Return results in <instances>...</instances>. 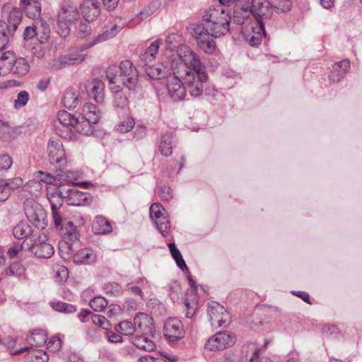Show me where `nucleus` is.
I'll return each mask as SVG.
<instances>
[{"label":"nucleus","instance_id":"nucleus-1","mask_svg":"<svg viewBox=\"0 0 362 362\" xmlns=\"http://www.w3.org/2000/svg\"><path fill=\"white\" fill-rule=\"evenodd\" d=\"M273 14L269 0H238L234 6L233 21L241 26V33L248 43L256 47L266 36L265 25Z\"/></svg>","mask_w":362,"mask_h":362},{"label":"nucleus","instance_id":"nucleus-2","mask_svg":"<svg viewBox=\"0 0 362 362\" xmlns=\"http://www.w3.org/2000/svg\"><path fill=\"white\" fill-rule=\"evenodd\" d=\"M177 57L171 59V69L180 77L206 72L205 66L199 57L186 45H180Z\"/></svg>","mask_w":362,"mask_h":362},{"label":"nucleus","instance_id":"nucleus-3","mask_svg":"<svg viewBox=\"0 0 362 362\" xmlns=\"http://www.w3.org/2000/svg\"><path fill=\"white\" fill-rule=\"evenodd\" d=\"M235 335L228 331L218 332L210 337L206 342L204 348L211 351L226 349L235 344Z\"/></svg>","mask_w":362,"mask_h":362},{"label":"nucleus","instance_id":"nucleus-4","mask_svg":"<svg viewBox=\"0 0 362 362\" xmlns=\"http://www.w3.org/2000/svg\"><path fill=\"white\" fill-rule=\"evenodd\" d=\"M210 323L212 327H226L230 322V317L223 306L213 301L209 303L207 309Z\"/></svg>","mask_w":362,"mask_h":362},{"label":"nucleus","instance_id":"nucleus-5","mask_svg":"<svg viewBox=\"0 0 362 362\" xmlns=\"http://www.w3.org/2000/svg\"><path fill=\"white\" fill-rule=\"evenodd\" d=\"M119 79L122 81L123 86L129 90H134L138 83V71L131 61L124 60L120 62Z\"/></svg>","mask_w":362,"mask_h":362},{"label":"nucleus","instance_id":"nucleus-6","mask_svg":"<svg viewBox=\"0 0 362 362\" xmlns=\"http://www.w3.org/2000/svg\"><path fill=\"white\" fill-rule=\"evenodd\" d=\"M186 86V91L193 98L202 95L204 84L208 81L206 72L181 77Z\"/></svg>","mask_w":362,"mask_h":362},{"label":"nucleus","instance_id":"nucleus-7","mask_svg":"<svg viewBox=\"0 0 362 362\" xmlns=\"http://www.w3.org/2000/svg\"><path fill=\"white\" fill-rule=\"evenodd\" d=\"M86 45H85V46ZM83 47H84V45L81 46L79 49L71 50L67 54L54 59L50 64V67L55 70H59L66 66L80 64L86 58V55L79 53L84 50L82 49Z\"/></svg>","mask_w":362,"mask_h":362},{"label":"nucleus","instance_id":"nucleus-8","mask_svg":"<svg viewBox=\"0 0 362 362\" xmlns=\"http://www.w3.org/2000/svg\"><path fill=\"white\" fill-rule=\"evenodd\" d=\"M47 152L51 164L60 166L66 164V154L63 144L59 139L52 138L47 144Z\"/></svg>","mask_w":362,"mask_h":362},{"label":"nucleus","instance_id":"nucleus-9","mask_svg":"<svg viewBox=\"0 0 362 362\" xmlns=\"http://www.w3.org/2000/svg\"><path fill=\"white\" fill-rule=\"evenodd\" d=\"M178 74H173L167 78V89L169 96L174 102L183 100L186 96V86L183 85Z\"/></svg>","mask_w":362,"mask_h":362},{"label":"nucleus","instance_id":"nucleus-10","mask_svg":"<svg viewBox=\"0 0 362 362\" xmlns=\"http://www.w3.org/2000/svg\"><path fill=\"white\" fill-rule=\"evenodd\" d=\"M63 194L69 205L86 206L92 202V197L89 193L81 192L75 187L64 188Z\"/></svg>","mask_w":362,"mask_h":362},{"label":"nucleus","instance_id":"nucleus-11","mask_svg":"<svg viewBox=\"0 0 362 362\" xmlns=\"http://www.w3.org/2000/svg\"><path fill=\"white\" fill-rule=\"evenodd\" d=\"M164 335L171 342L182 339L185 330L182 322L176 318L168 319L164 325Z\"/></svg>","mask_w":362,"mask_h":362},{"label":"nucleus","instance_id":"nucleus-12","mask_svg":"<svg viewBox=\"0 0 362 362\" xmlns=\"http://www.w3.org/2000/svg\"><path fill=\"white\" fill-rule=\"evenodd\" d=\"M204 30L203 26H196L194 29V37L201 49L205 53L212 54L216 47V42L211 38L212 36Z\"/></svg>","mask_w":362,"mask_h":362},{"label":"nucleus","instance_id":"nucleus-13","mask_svg":"<svg viewBox=\"0 0 362 362\" xmlns=\"http://www.w3.org/2000/svg\"><path fill=\"white\" fill-rule=\"evenodd\" d=\"M3 16H6L7 23L6 24L9 26L8 33L13 34L21 21V12L20 9L15 8L11 4H6L1 8Z\"/></svg>","mask_w":362,"mask_h":362},{"label":"nucleus","instance_id":"nucleus-14","mask_svg":"<svg viewBox=\"0 0 362 362\" xmlns=\"http://www.w3.org/2000/svg\"><path fill=\"white\" fill-rule=\"evenodd\" d=\"M25 214L30 222L39 226L44 219L45 212L40 204L33 200H27L24 203Z\"/></svg>","mask_w":362,"mask_h":362},{"label":"nucleus","instance_id":"nucleus-15","mask_svg":"<svg viewBox=\"0 0 362 362\" xmlns=\"http://www.w3.org/2000/svg\"><path fill=\"white\" fill-rule=\"evenodd\" d=\"M35 256L42 259H49L54 253V247L47 241L46 236L40 237L38 241L29 247Z\"/></svg>","mask_w":362,"mask_h":362},{"label":"nucleus","instance_id":"nucleus-16","mask_svg":"<svg viewBox=\"0 0 362 362\" xmlns=\"http://www.w3.org/2000/svg\"><path fill=\"white\" fill-rule=\"evenodd\" d=\"M147 75L152 79H160L172 75L171 59L162 62L156 66H147Z\"/></svg>","mask_w":362,"mask_h":362},{"label":"nucleus","instance_id":"nucleus-17","mask_svg":"<svg viewBox=\"0 0 362 362\" xmlns=\"http://www.w3.org/2000/svg\"><path fill=\"white\" fill-rule=\"evenodd\" d=\"M85 21H95L100 13V3L96 0H84L80 6Z\"/></svg>","mask_w":362,"mask_h":362},{"label":"nucleus","instance_id":"nucleus-18","mask_svg":"<svg viewBox=\"0 0 362 362\" xmlns=\"http://www.w3.org/2000/svg\"><path fill=\"white\" fill-rule=\"evenodd\" d=\"M204 23L196 26H203L204 31L209 33L214 37H219L229 31V28L217 23L209 18H204Z\"/></svg>","mask_w":362,"mask_h":362},{"label":"nucleus","instance_id":"nucleus-19","mask_svg":"<svg viewBox=\"0 0 362 362\" xmlns=\"http://www.w3.org/2000/svg\"><path fill=\"white\" fill-rule=\"evenodd\" d=\"M203 18H209L217 23L226 25L229 28L231 17L228 9L223 7H217L209 9L203 16Z\"/></svg>","mask_w":362,"mask_h":362},{"label":"nucleus","instance_id":"nucleus-20","mask_svg":"<svg viewBox=\"0 0 362 362\" xmlns=\"http://www.w3.org/2000/svg\"><path fill=\"white\" fill-rule=\"evenodd\" d=\"M15 62L13 52L6 49H0V76H6L12 71Z\"/></svg>","mask_w":362,"mask_h":362},{"label":"nucleus","instance_id":"nucleus-21","mask_svg":"<svg viewBox=\"0 0 362 362\" xmlns=\"http://www.w3.org/2000/svg\"><path fill=\"white\" fill-rule=\"evenodd\" d=\"M349 68L350 62L348 59L335 63L329 76V81L332 83L339 82L347 74Z\"/></svg>","mask_w":362,"mask_h":362},{"label":"nucleus","instance_id":"nucleus-22","mask_svg":"<svg viewBox=\"0 0 362 362\" xmlns=\"http://www.w3.org/2000/svg\"><path fill=\"white\" fill-rule=\"evenodd\" d=\"M64 188L59 189L53 187L47 188V197L50 203L51 209H61L65 197L63 194Z\"/></svg>","mask_w":362,"mask_h":362},{"label":"nucleus","instance_id":"nucleus-23","mask_svg":"<svg viewBox=\"0 0 362 362\" xmlns=\"http://www.w3.org/2000/svg\"><path fill=\"white\" fill-rule=\"evenodd\" d=\"M21 4L28 18L38 19L40 17L41 4L37 0H21Z\"/></svg>","mask_w":362,"mask_h":362},{"label":"nucleus","instance_id":"nucleus-24","mask_svg":"<svg viewBox=\"0 0 362 362\" xmlns=\"http://www.w3.org/2000/svg\"><path fill=\"white\" fill-rule=\"evenodd\" d=\"M121 29L122 27L120 25H117L116 24L112 25L110 30H106L103 33L98 34L91 42L83 47L82 49H87L98 43L115 37L121 30Z\"/></svg>","mask_w":362,"mask_h":362},{"label":"nucleus","instance_id":"nucleus-25","mask_svg":"<svg viewBox=\"0 0 362 362\" xmlns=\"http://www.w3.org/2000/svg\"><path fill=\"white\" fill-rule=\"evenodd\" d=\"M134 325L136 331L151 332L153 326L152 318L146 313H139L134 318Z\"/></svg>","mask_w":362,"mask_h":362},{"label":"nucleus","instance_id":"nucleus-26","mask_svg":"<svg viewBox=\"0 0 362 362\" xmlns=\"http://www.w3.org/2000/svg\"><path fill=\"white\" fill-rule=\"evenodd\" d=\"M92 230L95 234H107L112 230L110 223L103 216H96L92 223Z\"/></svg>","mask_w":362,"mask_h":362},{"label":"nucleus","instance_id":"nucleus-27","mask_svg":"<svg viewBox=\"0 0 362 362\" xmlns=\"http://www.w3.org/2000/svg\"><path fill=\"white\" fill-rule=\"evenodd\" d=\"M95 259V254L88 248H84L78 251L73 257V261L76 264H91Z\"/></svg>","mask_w":362,"mask_h":362},{"label":"nucleus","instance_id":"nucleus-28","mask_svg":"<svg viewBox=\"0 0 362 362\" xmlns=\"http://www.w3.org/2000/svg\"><path fill=\"white\" fill-rule=\"evenodd\" d=\"M81 117L94 124L99 121L100 112L96 105L92 103H86L82 110Z\"/></svg>","mask_w":362,"mask_h":362},{"label":"nucleus","instance_id":"nucleus-29","mask_svg":"<svg viewBox=\"0 0 362 362\" xmlns=\"http://www.w3.org/2000/svg\"><path fill=\"white\" fill-rule=\"evenodd\" d=\"M80 101L79 94L77 90L72 88H67L64 93L62 103L65 107L74 109L78 105Z\"/></svg>","mask_w":362,"mask_h":362},{"label":"nucleus","instance_id":"nucleus-30","mask_svg":"<svg viewBox=\"0 0 362 362\" xmlns=\"http://www.w3.org/2000/svg\"><path fill=\"white\" fill-rule=\"evenodd\" d=\"M132 344L141 350L152 351L156 349L155 343L145 335H136L132 339Z\"/></svg>","mask_w":362,"mask_h":362},{"label":"nucleus","instance_id":"nucleus-31","mask_svg":"<svg viewBox=\"0 0 362 362\" xmlns=\"http://www.w3.org/2000/svg\"><path fill=\"white\" fill-rule=\"evenodd\" d=\"M62 231L63 240L75 243L79 240V233L76 226L71 222H67L61 226Z\"/></svg>","mask_w":362,"mask_h":362},{"label":"nucleus","instance_id":"nucleus-32","mask_svg":"<svg viewBox=\"0 0 362 362\" xmlns=\"http://www.w3.org/2000/svg\"><path fill=\"white\" fill-rule=\"evenodd\" d=\"M119 74V67L117 65L110 66L106 71V78L111 87L120 88L123 86L122 81L118 80Z\"/></svg>","mask_w":362,"mask_h":362},{"label":"nucleus","instance_id":"nucleus-33","mask_svg":"<svg viewBox=\"0 0 362 362\" xmlns=\"http://www.w3.org/2000/svg\"><path fill=\"white\" fill-rule=\"evenodd\" d=\"M58 16L62 20H65L71 25L79 18L78 10L73 6L62 8L59 12Z\"/></svg>","mask_w":362,"mask_h":362},{"label":"nucleus","instance_id":"nucleus-34","mask_svg":"<svg viewBox=\"0 0 362 362\" xmlns=\"http://www.w3.org/2000/svg\"><path fill=\"white\" fill-rule=\"evenodd\" d=\"M104 83L99 79H94L92 81L90 96L92 97L96 103H100L104 100Z\"/></svg>","mask_w":362,"mask_h":362},{"label":"nucleus","instance_id":"nucleus-35","mask_svg":"<svg viewBox=\"0 0 362 362\" xmlns=\"http://www.w3.org/2000/svg\"><path fill=\"white\" fill-rule=\"evenodd\" d=\"M27 341L31 346H40L47 341V336L42 329H34L28 337Z\"/></svg>","mask_w":362,"mask_h":362},{"label":"nucleus","instance_id":"nucleus-36","mask_svg":"<svg viewBox=\"0 0 362 362\" xmlns=\"http://www.w3.org/2000/svg\"><path fill=\"white\" fill-rule=\"evenodd\" d=\"M93 125V123L89 122V121L83 119V117L81 116L80 117H77V124H76L74 127L78 133L89 136L94 132Z\"/></svg>","mask_w":362,"mask_h":362},{"label":"nucleus","instance_id":"nucleus-37","mask_svg":"<svg viewBox=\"0 0 362 362\" xmlns=\"http://www.w3.org/2000/svg\"><path fill=\"white\" fill-rule=\"evenodd\" d=\"M32 233L31 226L28 223L23 221L18 223L13 230V235L17 239L28 238Z\"/></svg>","mask_w":362,"mask_h":362},{"label":"nucleus","instance_id":"nucleus-38","mask_svg":"<svg viewBox=\"0 0 362 362\" xmlns=\"http://www.w3.org/2000/svg\"><path fill=\"white\" fill-rule=\"evenodd\" d=\"M217 362H246L247 357L240 352L228 351L217 358Z\"/></svg>","mask_w":362,"mask_h":362},{"label":"nucleus","instance_id":"nucleus-39","mask_svg":"<svg viewBox=\"0 0 362 362\" xmlns=\"http://www.w3.org/2000/svg\"><path fill=\"white\" fill-rule=\"evenodd\" d=\"M36 29V37L41 43L46 42L49 36L50 29L47 23L38 21L35 24Z\"/></svg>","mask_w":362,"mask_h":362},{"label":"nucleus","instance_id":"nucleus-40","mask_svg":"<svg viewBox=\"0 0 362 362\" xmlns=\"http://www.w3.org/2000/svg\"><path fill=\"white\" fill-rule=\"evenodd\" d=\"M172 141L173 135L170 133H165L161 136L160 148L163 156H169L172 154Z\"/></svg>","mask_w":362,"mask_h":362},{"label":"nucleus","instance_id":"nucleus-41","mask_svg":"<svg viewBox=\"0 0 362 362\" xmlns=\"http://www.w3.org/2000/svg\"><path fill=\"white\" fill-rule=\"evenodd\" d=\"M30 69L28 62L24 58L16 59L15 57V62L13 63V69L12 71L18 75L23 76L26 74Z\"/></svg>","mask_w":362,"mask_h":362},{"label":"nucleus","instance_id":"nucleus-42","mask_svg":"<svg viewBox=\"0 0 362 362\" xmlns=\"http://www.w3.org/2000/svg\"><path fill=\"white\" fill-rule=\"evenodd\" d=\"M110 89L112 92L115 93L113 101L114 106L120 109L126 108L128 105V99L127 96L119 91V88L110 87Z\"/></svg>","mask_w":362,"mask_h":362},{"label":"nucleus","instance_id":"nucleus-43","mask_svg":"<svg viewBox=\"0 0 362 362\" xmlns=\"http://www.w3.org/2000/svg\"><path fill=\"white\" fill-rule=\"evenodd\" d=\"M60 124L64 126L74 127L77 124V117L67 111H59L57 115Z\"/></svg>","mask_w":362,"mask_h":362},{"label":"nucleus","instance_id":"nucleus-44","mask_svg":"<svg viewBox=\"0 0 362 362\" xmlns=\"http://www.w3.org/2000/svg\"><path fill=\"white\" fill-rule=\"evenodd\" d=\"M168 247L170 252L171 253L172 257L175 259L177 266L182 270L187 269V265L185 264V260L182 258V256L180 252V250L176 247L175 243H171L168 244Z\"/></svg>","mask_w":362,"mask_h":362},{"label":"nucleus","instance_id":"nucleus-45","mask_svg":"<svg viewBox=\"0 0 362 362\" xmlns=\"http://www.w3.org/2000/svg\"><path fill=\"white\" fill-rule=\"evenodd\" d=\"M15 136V131L8 122L0 119V138L3 140H10Z\"/></svg>","mask_w":362,"mask_h":362},{"label":"nucleus","instance_id":"nucleus-46","mask_svg":"<svg viewBox=\"0 0 362 362\" xmlns=\"http://www.w3.org/2000/svg\"><path fill=\"white\" fill-rule=\"evenodd\" d=\"M9 26L6 22L0 21V49H6L9 36L13 34L8 33Z\"/></svg>","mask_w":362,"mask_h":362},{"label":"nucleus","instance_id":"nucleus-47","mask_svg":"<svg viewBox=\"0 0 362 362\" xmlns=\"http://www.w3.org/2000/svg\"><path fill=\"white\" fill-rule=\"evenodd\" d=\"M50 305L54 310L66 314L76 311L74 305L62 301L51 302Z\"/></svg>","mask_w":362,"mask_h":362},{"label":"nucleus","instance_id":"nucleus-48","mask_svg":"<svg viewBox=\"0 0 362 362\" xmlns=\"http://www.w3.org/2000/svg\"><path fill=\"white\" fill-rule=\"evenodd\" d=\"M115 330L123 335L129 336L136 332V328L131 322L124 320L116 325Z\"/></svg>","mask_w":362,"mask_h":362},{"label":"nucleus","instance_id":"nucleus-49","mask_svg":"<svg viewBox=\"0 0 362 362\" xmlns=\"http://www.w3.org/2000/svg\"><path fill=\"white\" fill-rule=\"evenodd\" d=\"M28 359L31 362H47L49 356L46 351L40 349H34L28 353Z\"/></svg>","mask_w":362,"mask_h":362},{"label":"nucleus","instance_id":"nucleus-50","mask_svg":"<svg viewBox=\"0 0 362 362\" xmlns=\"http://www.w3.org/2000/svg\"><path fill=\"white\" fill-rule=\"evenodd\" d=\"M165 209L159 203L153 204L149 209L150 217L153 221L161 219V217H166L164 215Z\"/></svg>","mask_w":362,"mask_h":362},{"label":"nucleus","instance_id":"nucleus-51","mask_svg":"<svg viewBox=\"0 0 362 362\" xmlns=\"http://www.w3.org/2000/svg\"><path fill=\"white\" fill-rule=\"evenodd\" d=\"M53 270L55 273V279L59 282H64L69 277L67 268L59 264H55L53 266Z\"/></svg>","mask_w":362,"mask_h":362},{"label":"nucleus","instance_id":"nucleus-52","mask_svg":"<svg viewBox=\"0 0 362 362\" xmlns=\"http://www.w3.org/2000/svg\"><path fill=\"white\" fill-rule=\"evenodd\" d=\"M197 300L198 298L195 294L193 298L189 299L188 297L185 298V305L186 308V317L187 318H192L194 316L197 306Z\"/></svg>","mask_w":362,"mask_h":362},{"label":"nucleus","instance_id":"nucleus-53","mask_svg":"<svg viewBox=\"0 0 362 362\" xmlns=\"http://www.w3.org/2000/svg\"><path fill=\"white\" fill-rule=\"evenodd\" d=\"M89 305L93 310L101 312L107 307V301L102 296H96L90 300Z\"/></svg>","mask_w":362,"mask_h":362},{"label":"nucleus","instance_id":"nucleus-54","mask_svg":"<svg viewBox=\"0 0 362 362\" xmlns=\"http://www.w3.org/2000/svg\"><path fill=\"white\" fill-rule=\"evenodd\" d=\"M135 122L133 117H128L117 125V130L122 133H126L132 129Z\"/></svg>","mask_w":362,"mask_h":362},{"label":"nucleus","instance_id":"nucleus-55","mask_svg":"<svg viewBox=\"0 0 362 362\" xmlns=\"http://www.w3.org/2000/svg\"><path fill=\"white\" fill-rule=\"evenodd\" d=\"M29 94L25 90H22L18 93L16 99L14 100V107L19 109L24 107L29 100Z\"/></svg>","mask_w":362,"mask_h":362},{"label":"nucleus","instance_id":"nucleus-56","mask_svg":"<svg viewBox=\"0 0 362 362\" xmlns=\"http://www.w3.org/2000/svg\"><path fill=\"white\" fill-rule=\"evenodd\" d=\"M24 189L32 195H36L42 189V184L37 180H30L25 185Z\"/></svg>","mask_w":362,"mask_h":362},{"label":"nucleus","instance_id":"nucleus-57","mask_svg":"<svg viewBox=\"0 0 362 362\" xmlns=\"http://www.w3.org/2000/svg\"><path fill=\"white\" fill-rule=\"evenodd\" d=\"M105 291L107 293L115 296L122 295L123 291L122 286L115 282H110L105 285Z\"/></svg>","mask_w":362,"mask_h":362},{"label":"nucleus","instance_id":"nucleus-58","mask_svg":"<svg viewBox=\"0 0 362 362\" xmlns=\"http://www.w3.org/2000/svg\"><path fill=\"white\" fill-rule=\"evenodd\" d=\"M155 224L162 235L166 236L168 234L170 222L167 217H161V219L155 221Z\"/></svg>","mask_w":362,"mask_h":362},{"label":"nucleus","instance_id":"nucleus-59","mask_svg":"<svg viewBox=\"0 0 362 362\" xmlns=\"http://www.w3.org/2000/svg\"><path fill=\"white\" fill-rule=\"evenodd\" d=\"M71 24L65 20H62L58 17L57 19V31L62 37H66L69 33V25Z\"/></svg>","mask_w":362,"mask_h":362},{"label":"nucleus","instance_id":"nucleus-60","mask_svg":"<svg viewBox=\"0 0 362 362\" xmlns=\"http://www.w3.org/2000/svg\"><path fill=\"white\" fill-rule=\"evenodd\" d=\"M36 178L40 183L44 182L46 184H54L56 180L53 175L43 171H38Z\"/></svg>","mask_w":362,"mask_h":362},{"label":"nucleus","instance_id":"nucleus-61","mask_svg":"<svg viewBox=\"0 0 362 362\" xmlns=\"http://www.w3.org/2000/svg\"><path fill=\"white\" fill-rule=\"evenodd\" d=\"M11 190L6 180L0 179V202H5L10 197Z\"/></svg>","mask_w":362,"mask_h":362},{"label":"nucleus","instance_id":"nucleus-62","mask_svg":"<svg viewBox=\"0 0 362 362\" xmlns=\"http://www.w3.org/2000/svg\"><path fill=\"white\" fill-rule=\"evenodd\" d=\"M274 6L278 10L286 12L290 10L292 3L291 0H272Z\"/></svg>","mask_w":362,"mask_h":362},{"label":"nucleus","instance_id":"nucleus-63","mask_svg":"<svg viewBox=\"0 0 362 362\" xmlns=\"http://www.w3.org/2000/svg\"><path fill=\"white\" fill-rule=\"evenodd\" d=\"M158 8V6L156 4H151L145 7L139 14L138 16L141 20L146 19L148 17L151 16Z\"/></svg>","mask_w":362,"mask_h":362},{"label":"nucleus","instance_id":"nucleus-64","mask_svg":"<svg viewBox=\"0 0 362 362\" xmlns=\"http://www.w3.org/2000/svg\"><path fill=\"white\" fill-rule=\"evenodd\" d=\"M23 250V243H13L8 249L7 255L9 258L16 257L18 254Z\"/></svg>","mask_w":362,"mask_h":362}]
</instances>
